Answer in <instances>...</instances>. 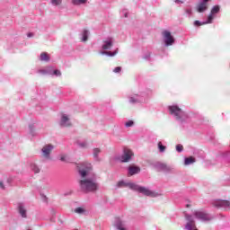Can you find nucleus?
<instances>
[{"mask_svg": "<svg viewBox=\"0 0 230 230\" xmlns=\"http://www.w3.org/2000/svg\"><path fill=\"white\" fill-rule=\"evenodd\" d=\"M93 171V165L87 162H84L79 166V173L81 175V180L79 181V186L84 193H89V191H96L98 190V183L94 179L91 177V172Z\"/></svg>", "mask_w": 230, "mask_h": 230, "instance_id": "obj_1", "label": "nucleus"}, {"mask_svg": "<svg viewBox=\"0 0 230 230\" xmlns=\"http://www.w3.org/2000/svg\"><path fill=\"white\" fill-rule=\"evenodd\" d=\"M127 186L130 188V190H134L135 191H138V193H143L146 197H157V192H154L146 187H141L139 185H136V183H127Z\"/></svg>", "mask_w": 230, "mask_h": 230, "instance_id": "obj_2", "label": "nucleus"}, {"mask_svg": "<svg viewBox=\"0 0 230 230\" xmlns=\"http://www.w3.org/2000/svg\"><path fill=\"white\" fill-rule=\"evenodd\" d=\"M169 112L175 117L176 119H182V116H184V111L177 105L169 106Z\"/></svg>", "mask_w": 230, "mask_h": 230, "instance_id": "obj_3", "label": "nucleus"}, {"mask_svg": "<svg viewBox=\"0 0 230 230\" xmlns=\"http://www.w3.org/2000/svg\"><path fill=\"white\" fill-rule=\"evenodd\" d=\"M165 46H172L175 43V39L172 36L170 31H164L162 32Z\"/></svg>", "mask_w": 230, "mask_h": 230, "instance_id": "obj_4", "label": "nucleus"}, {"mask_svg": "<svg viewBox=\"0 0 230 230\" xmlns=\"http://www.w3.org/2000/svg\"><path fill=\"white\" fill-rule=\"evenodd\" d=\"M132 155H134V153L132 152V150H130L128 148H125L124 149V154L121 156V162L122 163H128V161H130V159H132Z\"/></svg>", "mask_w": 230, "mask_h": 230, "instance_id": "obj_5", "label": "nucleus"}, {"mask_svg": "<svg viewBox=\"0 0 230 230\" xmlns=\"http://www.w3.org/2000/svg\"><path fill=\"white\" fill-rule=\"evenodd\" d=\"M194 215L199 220H203L205 222L211 220V217H209V215H208L206 212L196 211Z\"/></svg>", "mask_w": 230, "mask_h": 230, "instance_id": "obj_6", "label": "nucleus"}, {"mask_svg": "<svg viewBox=\"0 0 230 230\" xmlns=\"http://www.w3.org/2000/svg\"><path fill=\"white\" fill-rule=\"evenodd\" d=\"M52 150H53V146L51 145H47L43 146L42 148L43 157H46V159H49V154H51Z\"/></svg>", "mask_w": 230, "mask_h": 230, "instance_id": "obj_7", "label": "nucleus"}, {"mask_svg": "<svg viewBox=\"0 0 230 230\" xmlns=\"http://www.w3.org/2000/svg\"><path fill=\"white\" fill-rule=\"evenodd\" d=\"M203 2L199 3L197 5V11L199 13H202V12H206L208 10V1L209 0H202Z\"/></svg>", "mask_w": 230, "mask_h": 230, "instance_id": "obj_8", "label": "nucleus"}, {"mask_svg": "<svg viewBox=\"0 0 230 230\" xmlns=\"http://www.w3.org/2000/svg\"><path fill=\"white\" fill-rule=\"evenodd\" d=\"M188 223L186 225V229L188 230H197V226H195V221L191 218V216H186Z\"/></svg>", "mask_w": 230, "mask_h": 230, "instance_id": "obj_9", "label": "nucleus"}, {"mask_svg": "<svg viewBox=\"0 0 230 230\" xmlns=\"http://www.w3.org/2000/svg\"><path fill=\"white\" fill-rule=\"evenodd\" d=\"M141 172V168L136 166V165H129L128 166V175H136L137 173H139Z\"/></svg>", "mask_w": 230, "mask_h": 230, "instance_id": "obj_10", "label": "nucleus"}, {"mask_svg": "<svg viewBox=\"0 0 230 230\" xmlns=\"http://www.w3.org/2000/svg\"><path fill=\"white\" fill-rule=\"evenodd\" d=\"M62 127H71V121H69V117L67 115H62L61 118Z\"/></svg>", "mask_w": 230, "mask_h": 230, "instance_id": "obj_11", "label": "nucleus"}, {"mask_svg": "<svg viewBox=\"0 0 230 230\" xmlns=\"http://www.w3.org/2000/svg\"><path fill=\"white\" fill-rule=\"evenodd\" d=\"M115 226H116L117 229H119V230H127V229H125V225H123V222L121 220H119V218L116 220Z\"/></svg>", "mask_w": 230, "mask_h": 230, "instance_id": "obj_12", "label": "nucleus"}, {"mask_svg": "<svg viewBox=\"0 0 230 230\" xmlns=\"http://www.w3.org/2000/svg\"><path fill=\"white\" fill-rule=\"evenodd\" d=\"M89 39V31L84 30L82 33V42H87Z\"/></svg>", "mask_w": 230, "mask_h": 230, "instance_id": "obj_13", "label": "nucleus"}, {"mask_svg": "<svg viewBox=\"0 0 230 230\" xmlns=\"http://www.w3.org/2000/svg\"><path fill=\"white\" fill-rule=\"evenodd\" d=\"M40 58L42 62H49V56L46 52H42L40 56Z\"/></svg>", "mask_w": 230, "mask_h": 230, "instance_id": "obj_14", "label": "nucleus"}, {"mask_svg": "<svg viewBox=\"0 0 230 230\" xmlns=\"http://www.w3.org/2000/svg\"><path fill=\"white\" fill-rule=\"evenodd\" d=\"M87 3V0H72V4L75 6H80V4H85Z\"/></svg>", "mask_w": 230, "mask_h": 230, "instance_id": "obj_15", "label": "nucleus"}, {"mask_svg": "<svg viewBox=\"0 0 230 230\" xmlns=\"http://www.w3.org/2000/svg\"><path fill=\"white\" fill-rule=\"evenodd\" d=\"M19 213L22 217V218H26V209L24 208V207H22V205L19 206Z\"/></svg>", "mask_w": 230, "mask_h": 230, "instance_id": "obj_16", "label": "nucleus"}, {"mask_svg": "<svg viewBox=\"0 0 230 230\" xmlns=\"http://www.w3.org/2000/svg\"><path fill=\"white\" fill-rule=\"evenodd\" d=\"M193 163H195V158H193L192 156H190L188 158H185V162L184 164L188 165V164H193Z\"/></svg>", "mask_w": 230, "mask_h": 230, "instance_id": "obj_17", "label": "nucleus"}, {"mask_svg": "<svg viewBox=\"0 0 230 230\" xmlns=\"http://www.w3.org/2000/svg\"><path fill=\"white\" fill-rule=\"evenodd\" d=\"M160 170H164V172H169L170 167L166 165L165 164H159Z\"/></svg>", "mask_w": 230, "mask_h": 230, "instance_id": "obj_18", "label": "nucleus"}, {"mask_svg": "<svg viewBox=\"0 0 230 230\" xmlns=\"http://www.w3.org/2000/svg\"><path fill=\"white\" fill-rule=\"evenodd\" d=\"M50 3L54 6H60V4H62V0H50Z\"/></svg>", "mask_w": 230, "mask_h": 230, "instance_id": "obj_19", "label": "nucleus"}, {"mask_svg": "<svg viewBox=\"0 0 230 230\" xmlns=\"http://www.w3.org/2000/svg\"><path fill=\"white\" fill-rule=\"evenodd\" d=\"M219 12H220V6L215 5V6L212 8L210 13H212V14L214 15V13H218Z\"/></svg>", "mask_w": 230, "mask_h": 230, "instance_id": "obj_20", "label": "nucleus"}, {"mask_svg": "<svg viewBox=\"0 0 230 230\" xmlns=\"http://www.w3.org/2000/svg\"><path fill=\"white\" fill-rule=\"evenodd\" d=\"M110 48H112V42L107 41L106 44L102 46V49H109Z\"/></svg>", "mask_w": 230, "mask_h": 230, "instance_id": "obj_21", "label": "nucleus"}, {"mask_svg": "<svg viewBox=\"0 0 230 230\" xmlns=\"http://www.w3.org/2000/svg\"><path fill=\"white\" fill-rule=\"evenodd\" d=\"M101 152H102V150L100 148H94L93 149V157H95V159H98V155Z\"/></svg>", "mask_w": 230, "mask_h": 230, "instance_id": "obj_22", "label": "nucleus"}, {"mask_svg": "<svg viewBox=\"0 0 230 230\" xmlns=\"http://www.w3.org/2000/svg\"><path fill=\"white\" fill-rule=\"evenodd\" d=\"M118 52H111V51H102V55H108L109 57H114Z\"/></svg>", "mask_w": 230, "mask_h": 230, "instance_id": "obj_23", "label": "nucleus"}, {"mask_svg": "<svg viewBox=\"0 0 230 230\" xmlns=\"http://www.w3.org/2000/svg\"><path fill=\"white\" fill-rule=\"evenodd\" d=\"M75 213H78L79 215H82L83 213H85V209L84 208H77L75 209Z\"/></svg>", "mask_w": 230, "mask_h": 230, "instance_id": "obj_24", "label": "nucleus"}, {"mask_svg": "<svg viewBox=\"0 0 230 230\" xmlns=\"http://www.w3.org/2000/svg\"><path fill=\"white\" fill-rule=\"evenodd\" d=\"M158 148L159 152H164V150H166V146H163L162 142H158Z\"/></svg>", "mask_w": 230, "mask_h": 230, "instance_id": "obj_25", "label": "nucleus"}, {"mask_svg": "<svg viewBox=\"0 0 230 230\" xmlns=\"http://www.w3.org/2000/svg\"><path fill=\"white\" fill-rule=\"evenodd\" d=\"M213 22V14L210 13L208 18V22H204V24H211Z\"/></svg>", "mask_w": 230, "mask_h": 230, "instance_id": "obj_26", "label": "nucleus"}, {"mask_svg": "<svg viewBox=\"0 0 230 230\" xmlns=\"http://www.w3.org/2000/svg\"><path fill=\"white\" fill-rule=\"evenodd\" d=\"M176 150L177 152H182V150H184V146H182V145H177Z\"/></svg>", "mask_w": 230, "mask_h": 230, "instance_id": "obj_27", "label": "nucleus"}, {"mask_svg": "<svg viewBox=\"0 0 230 230\" xmlns=\"http://www.w3.org/2000/svg\"><path fill=\"white\" fill-rule=\"evenodd\" d=\"M53 75H55L56 76H61L62 72H60V70H54Z\"/></svg>", "mask_w": 230, "mask_h": 230, "instance_id": "obj_28", "label": "nucleus"}, {"mask_svg": "<svg viewBox=\"0 0 230 230\" xmlns=\"http://www.w3.org/2000/svg\"><path fill=\"white\" fill-rule=\"evenodd\" d=\"M78 146L81 148H87V142L79 143Z\"/></svg>", "mask_w": 230, "mask_h": 230, "instance_id": "obj_29", "label": "nucleus"}, {"mask_svg": "<svg viewBox=\"0 0 230 230\" xmlns=\"http://www.w3.org/2000/svg\"><path fill=\"white\" fill-rule=\"evenodd\" d=\"M32 170L34 173H39L40 172V169H39V167H37L36 165L32 166Z\"/></svg>", "mask_w": 230, "mask_h": 230, "instance_id": "obj_30", "label": "nucleus"}, {"mask_svg": "<svg viewBox=\"0 0 230 230\" xmlns=\"http://www.w3.org/2000/svg\"><path fill=\"white\" fill-rule=\"evenodd\" d=\"M123 186H127V183H125V181H119L118 182V187L119 188H123Z\"/></svg>", "mask_w": 230, "mask_h": 230, "instance_id": "obj_31", "label": "nucleus"}, {"mask_svg": "<svg viewBox=\"0 0 230 230\" xmlns=\"http://www.w3.org/2000/svg\"><path fill=\"white\" fill-rule=\"evenodd\" d=\"M113 73H121V66L115 67Z\"/></svg>", "mask_w": 230, "mask_h": 230, "instance_id": "obj_32", "label": "nucleus"}, {"mask_svg": "<svg viewBox=\"0 0 230 230\" xmlns=\"http://www.w3.org/2000/svg\"><path fill=\"white\" fill-rule=\"evenodd\" d=\"M134 122L132 120H128V122H126L125 126L126 127H133Z\"/></svg>", "mask_w": 230, "mask_h": 230, "instance_id": "obj_33", "label": "nucleus"}, {"mask_svg": "<svg viewBox=\"0 0 230 230\" xmlns=\"http://www.w3.org/2000/svg\"><path fill=\"white\" fill-rule=\"evenodd\" d=\"M202 24H206V23H204V22L201 23V22H200L199 21H198V20L194 22V26H202Z\"/></svg>", "mask_w": 230, "mask_h": 230, "instance_id": "obj_34", "label": "nucleus"}, {"mask_svg": "<svg viewBox=\"0 0 230 230\" xmlns=\"http://www.w3.org/2000/svg\"><path fill=\"white\" fill-rule=\"evenodd\" d=\"M0 188L2 190H4V183H3V181H0Z\"/></svg>", "mask_w": 230, "mask_h": 230, "instance_id": "obj_35", "label": "nucleus"}, {"mask_svg": "<svg viewBox=\"0 0 230 230\" xmlns=\"http://www.w3.org/2000/svg\"><path fill=\"white\" fill-rule=\"evenodd\" d=\"M186 13H189V15H191V9H187Z\"/></svg>", "mask_w": 230, "mask_h": 230, "instance_id": "obj_36", "label": "nucleus"}, {"mask_svg": "<svg viewBox=\"0 0 230 230\" xmlns=\"http://www.w3.org/2000/svg\"><path fill=\"white\" fill-rule=\"evenodd\" d=\"M27 37H33V33L29 32V33L27 34Z\"/></svg>", "mask_w": 230, "mask_h": 230, "instance_id": "obj_37", "label": "nucleus"}, {"mask_svg": "<svg viewBox=\"0 0 230 230\" xmlns=\"http://www.w3.org/2000/svg\"><path fill=\"white\" fill-rule=\"evenodd\" d=\"M61 161H66V156H62Z\"/></svg>", "mask_w": 230, "mask_h": 230, "instance_id": "obj_38", "label": "nucleus"}, {"mask_svg": "<svg viewBox=\"0 0 230 230\" xmlns=\"http://www.w3.org/2000/svg\"><path fill=\"white\" fill-rule=\"evenodd\" d=\"M175 3H182L181 0H175Z\"/></svg>", "mask_w": 230, "mask_h": 230, "instance_id": "obj_39", "label": "nucleus"}, {"mask_svg": "<svg viewBox=\"0 0 230 230\" xmlns=\"http://www.w3.org/2000/svg\"><path fill=\"white\" fill-rule=\"evenodd\" d=\"M125 17H127V14H125Z\"/></svg>", "mask_w": 230, "mask_h": 230, "instance_id": "obj_40", "label": "nucleus"}]
</instances>
